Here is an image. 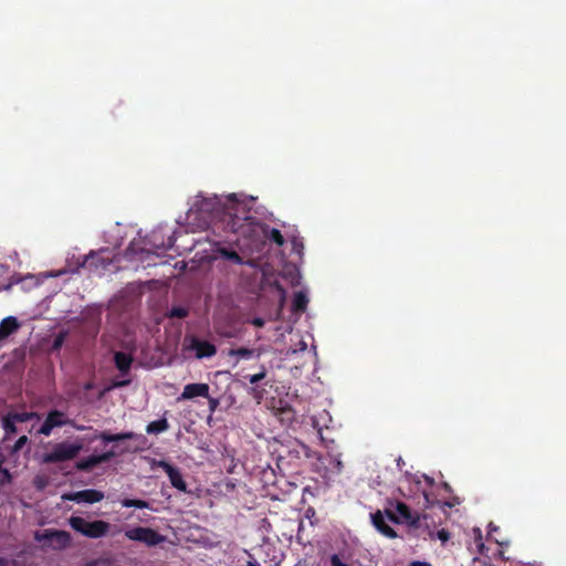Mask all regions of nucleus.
Here are the masks:
<instances>
[{
	"instance_id": "f257e3e1",
	"label": "nucleus",
	"mask_w": 566,
	"mask_h": 566,
	"mask_svg": "<svg viewBox=\"0 0 566 566\" xmlns=\"http://www.w3.org/2000/svg\"><path fill=\"white\" fill-rule=\"evenodd\" d=\"M254 200L253 197L231 193L223 198L218 196L203 198L200 201L199 209L202 212L214 214L217 218L226 222L227 227L233 232H242L245 222L251 218L249 216V203Z\"/></svg>"
},
{
	"instance_id": "f03ea898",
	"label": "nucleus",
	"mask_w": 566,
	"mask_h": 566,
	"mask_svg": "<svg viewBox=\"0 0 566 566\" xmlns=\"http://www.w3.org/2000/svg\"><path fill=\"white\" fill-rule=\"evenodd\" d=\"M34 539L44 551H64L72 546V536L62 530H41L34 532Z\"/></svg>"
},
{
	"instance_id": "7ed1b4c3",
	"label": "nucleus",
	"mask_w": 566,
	"mask_h": 566,
	"mask_svg": "<svg viewBox=\"0 0 566 566\" xmlns=\"http://www.w3.org/2000/svg\"><path fill=\"white\" fill-rule=\"evenodd\" d=\"M70 526L80 534L90 538H101L109 531V523L105 521H87L80 516L69 518Z\"/></svg>"
},
{
	"instance_id": "20e7f679",
	"label": "nucleus",
	"mask_w": 566,
	"mask_h": 566,
	"mask_svg": "<svg viewBox=\"0 0 566 566\" xmlns=\"http://www.w3.org/2000/svg\"><path fill=\"white\" fill-rule=\"evenodd\" d=\"M83 449L81 441H63L54 444L50 451L43 454L42 460L45 463H55L74 459Z\"/></svg>"
},
{
	"instance_id": "39448f33",
	"label": "nucleus",
	"mask_w": 566,
	"mask_h": 566,
	"mask_svg": "<svg viewBox=\"0 0 566 566\" xmlns=\"http://www.w3.org/2000/svg\"><path fill=\"white\" fill-rule=\"evenodd\" d=\"M125 537L129 541L140 542L147 546H156L165 542V536L149 527H133L125 531Z\"/></svg>"
},
{
	"instance_id": "423d86ee",
	"label": "nucleus",
	"mask_w": 566,
	"mask_h": 566,
	"mask_svg": "<svg viewBox=\"0 0 566 566\" xmlns=\"http://www.w3.org/2000/svg\"><path fill=\"white\" fill-rule=\"evenodd\" d=\"M64 500L73 501L76 503H97L104 499V493L97 490H83L62 496Z\"/></svg>"
},
{
	"instance_id": "0eeeda50",
	"label": "nucleus",
	"mask_w": 566,
	"mask_h": 566,
	"mask_svg": "<svg viewBox=\"0 0 566 566\" xmlns=\"http://www.w3.org/2000/svg\"><path fill=\"white\" fill-rule=\"evenodd\" d=\"M66 423H69V420L63 412L52 411L48 415L42 427L39 429V433L48 437L54 428Z\"/></svg>"
},
{
	"instance_id": "6e6552de",
	"label": "nucleus",
	"mask_w": 566,
	"mask_h": 566,
	"mask_svg": "<svg viewBox=\"0 0 566 566\" xmlns=\"http://www.w3.org/2000/svg\"><path fill=\"white\" fill-rule=\"evenodd\" d=\"M187 340L189 342V344L187 345V348L195 350L196 357L199 359L205 358V357H211L217 352L216 346L208 342H202L195 337H191Z\"/></svg>"
},
{
	"instance_id": "1a4fd4ad",
	"label": "nucleus",
	"mask_w": 566,
	"mask_h": 566,
	"mask_svg": "<svg viewBox=\"0 0 566 566\" xmlns=\"http://www.w3.org/2000/svg\"><path fill=\"white\" fill-rule=\"evenodd\" d=\"M196 397L209 398V386L207 384H188L178 400H188Z\"/></svg>"
},
{
	"instance_id": "9d476101",
	"label": "nucleus",
	"mask_w": 566,
	"mask_h": 566,
	"mask_svg": "<svg viewBox=\"0 0 566 566\" xmlns=\"http://www.w3.org/2000/svg\"><path fill=\"white\" fill-rule=\"evenodd\" d=\"M158 467L163 468L165 472L167 473L170 483L174 488L178 489L179 491L186 492L187 491V484L182 479L181 473L178 469L174 468L169 463L165 461H160L158 463Z\"/></svg>"
},
{
	"instance_id": "9b49d317",
	"label": "nucleus",
	"mask_w": 566,
	"mask_h": 566,
	"mask_svg": "<svg viewBox=\"0 0 566 566\" xmlns=\"http://www.w3.org/2000/svg\"><path fill=\"white\" fill-rule=\"evenodd\" d=\"M371 522L373 525L377 528V531L381 533L384 536L388 538L397 537V533L394 531L391 526H389V524L386 522L384 514L380 511L371 514Z\"/></svg>"
},
{
	"instance_id": "f8f14e48",
	"label": "nucleus",
	"mask_w": 566,
	"mask_h": 566,
	"mask_svg": "<svg viewBox=\"0 0 566 566\" xmlns=\"http://www.w3.org/2000/svg\"><path fill=\"white\" fill-rule=\"evenodd\" d=\"M227 355L232 359V365L237 366L240 360H250L255 356L254 349L249 348H237L229 349ZM260 356V353L256 354V357Z\"/></svg>"
},
{
	"instance_id": "ddd939ff",
	"label": "nucleus",
	"mask_w": 566,
	"mask_h": 566,
	"mask_svg": "<svg viewBox=\"0 0 566 566\" xmlns=\"http://www.w3.org/2000/svg\"><path fill=\"white\" fill-rule=\"evenodd\" d=\"M19 328V323L15 317L8 316L0 323V339H3L14 333Z\"/></svg>"
},
{
	"instance_id": "4468645a",
	"label": "nucleus",
	"mask_w": 566,
	"mask_h": 566,
	"mask_svg": "<svg viewBox=\"0 0 566 566\" xmlns=\"http://www.w3.org/2000/svg\"><path fill=\"white\" fill-rule=\"evenodd\" d=\"M396 511H397V513L400 515V517L405 522H407V523H409L411 525H416L418 523V521H419V517L418 516H413L411 514L409 507L406 504H403V503H398L396 505Z\"/></svg>"
},
{
	"instance_id": "2eb2a0df",
	"label": "nucleus",
	"mask_w": 566,
	"mask_h": 566,
	"mask_svg": "<svg viewBox=\"0 0 566 566\" xmlns=\"http://www.w3.org/2000/svg\"><path fill=\"white\" fill-rule=\"evenodd\" d=\"M132 361H133V358L128 354L120 353V352L115 354L116 367L122 373H126L130 368Z\"/></svg>"
},
{
	"instance_id": "dca6fc26",
	"label": "nucleus",
	"mask_w": 566,
	"mask_h": 566,
	"mask_svg": "<svg viewBox=\"0 0 566 566\" xmlns=\"http://www.w3.org/2000/svg\"><path fill=\"white\" fill-rule=\"evenodd\" d=\"M216 253H217L218 256L227 259V260H229L230 262H232L234 264H242L243 263L241 256L235 251H230V250H228L226 248H218L216 250Z\"/></svg>"
},
{
	"instance_id": "f3484780",
	"label": "nucleus",
	"mask_w": 566,
	"mask_h": 566,
	"mask_svg": "<svg viewBox=\"0 0 566 566\" xmlns=\"http://www.w3.org/2000/svg\"><path fill=\"white\" fill-rule=\"evenodd\" d=\"M271 286H273V289L276 291L277 295H279V311H277V317L281 316L282 314V311H283V307L285 305V302H286V291L283 289V286L277 282V281H274L273 283H269Z\"/></svg>"
},
{
	"instance_id": "a211bd4d",
	"label": "nucleus",
	"mask_w": 566,
	"mask_h": 566,
	"mask_svg": "<svg viewBox=\"0 0 566 566\" xmlns=\"http://www.w3.org/2000/svg\"><path fill=\"white\" fill-rule=\"evenodd\" d=\"M134 438L133 432H123L117 434H112L108 432H103L99 434V439H102L105 442H114V441H120V440H127Z\"/></svg>"
},
{
	"instance_id": "6ab92c4d",
	"label": "nucleus",
	"mask_w": 566,
	"mask_h": 566,
	"mask_svg": "<svg viewBox=\"0 0 566 566\" xmlns=\"http://www.w3.org/2000/svg\"><path fill=\"white\" fill-rule=\"evenodd\" d=\"M308 303V298L304 292H297L293 298V310L294 311H304Z\"/></svg>"
},
{
	"instance_id": "aec40b11",
	"label": "nucleus",
	"mask_w": 566,
	"mask_h": 566,
	"mask_svg": "<svg viewBox=\"0 0 566 566\" xmlns=\"http://www.w3.org/2000/svg\"><path fill=\"white\" fill-rule=\"evenodd\" d=\"M168 429V422L166 419L153 421L148 423L146 431L148 433H160Z\"/></svg>"
},
{
	"instance_id": "412c9836",
	"label": "nucleus",
	"mask_w": 566,
	"mask_h": 566,
	"mask_svg": "<svg viewBox=\"0 0 566 566\" xmlns=\"http://www.w3.org/2000/svg\"><path fill=\"white\" fill-rule=\"evenodd\" d=\"M99 463H101V461L97 455H91V457L77 462L76 468L82 471H87Z\"/></svg>"
},
{
	"instance_id": "4be33fe9",
	"label": "nucleus",
	"mask_w": 566,
	"mask_h": 566,
	"mask_svg": "<svg viewBox=\"0 0 566 566\" xmlns=\"http://www.w3.org/2000/svg\"><path fill=\"white\" fill-rule=\"evenodd\" d=\"M122 506L124 507H137V509H148L149 504L143 500H129L125 499L122 501Z\"/></svg>"
},
{
	"instance_id": "5701e85b",
	"label": "nucleus",
	"mask_w": 566,
	"mask_h": 566,
	"mask_svg": "<svg viewBox=\"0 0 566 566\" xmlns=\"http://www.w3.org/2000/svg\"><path fill=\"white\" fill-rule=\"evenodd\" d=\"M15 423L17 422H14V420L10 416L3 418L2 427L6 431V437L17 432Z\"/></svg>"
},
{
	"instance_id": "b1692460",
	"label": "nucleus",
	"mask_w": 566,
	"mask_h": 566,
	"mask_svg": "<svg viewBox=\"0 0 566 566\" xmlns=\"http://www.w3.org/2000/svg\"><path fill=\"white\" fill-rule=\"evenodd\" d=\"M170 317L184 318L188 315V311L185 307H172L168 314Z\"/></svg>"
},
{
	"instance_id": "393cba45",
	"label": "nucleus",
	"mask_w": 566,
	"mask_h": 566,
	"mask_svg": "<svg viewBox=\"0 0 566 566\" xmlns=\"http://www.w3.org/2000/svg\"><path fill=\"white\" fill-rule=\"evenodd\" d=\"M9 416L14 420V422H25V421H29L34 415L23 412V413H12Z\"/></svg>"
},
{
	"instance_id": "a878e982",
	"label": "nucleus",
	"mask_w": 566,
	"mask_h": 566,
	"mask_svg": "<svg viewBox=\"0 0 566 566\" xmlns=\"http://www.w3.org/2000/svg\"><path fill=\"white\" fill-rule=\"evenodd\" d=\"M270 239L273 240L277 245H283L284 238L281 232L276 229L270 231Z\"/></svg>"
},
{
	"instance_id": "bb28decb",
	"label": "nucleus",
	"mask_w": 566,
	"mask_h": 566,
	"mask_svg": "<svg viewBox=\"0 0 566 566\" xmlns=\"http://www.w3.org/2000/svg\"><path fill=\"white\" fill-rule=\"evenodd\" d=\"M266 376L265 368L262 367L260 373L249 376L250 384H256L260 380L264 379Z\"/></svg>"
},
{
	"instance_id": "cd10ccee",
	"label": "nucleus",
	"mask_w": 566,
	"mask_h": 566,
	"mask_svg": "<svg viewBox=\"0 0 566 566\" xmlns=\"http://www.w3.org/2000/svg\"><path fill=\"white\" fill-rule=\"evenodd\" d=\"M27 442H28V437L21 436L14 443V446L11 450V453H15L17 451H19Z\"/></svg>"
},
{
	"instance_id": "c85d7f7f",
	"label": "nucleus",
	"mask_w": 566,
	"mask_h": 566,
	"mask_svg": "<svg viewBox=\"0 0 566 566\" xmlns=\"http://www.w3.org/2000/svg\"><path fill=\"white\" fill-rule=\"evenodd\" d=\"M307 348V344L305 340H300L298 348H291L286 352V355H294L297 352H304Z\"/></svg>"
},
{
	"instance_id": "c756f323",
	"label": "nucleus",
	"mask_w": 566,
	"mask_h": 566,
	"mask_svg": "<svg viewBox=\"0 0 566 566\" xmlns=\"http://www.w3.org/2000/svg\"><path fill=\"white\" fill-rule=\"evenodd\" d=\"M115 455H116V453L114 451H107L105 453L98 454L97 457H98L101 463H103V462L111 460Z\"/></svg>"
},
{
	"instance_id": "7c9ffc66",
	"label": "nucleus",
	"mask_w": 566,
	"mask_h": 566,
	"mask_svg": "<svg viewBox=\"0 0 566 566\" xmlns=\"http://www.w3.org/2000/svg\"><path fill=\"white\" fill-rule=\"evenodd\" d=\"M437 537L442 542V543H446L449 541L450 538V534L448 531L446 530H440L438 533H437Z\"/></svg>"
},
{
	"instance_id": "2f4dec72",
	"label": "nucleus",
	"mask_w": 566,
	"mask_h": 566,
	"mask_svg": "<svg viewBox=\"0 0 566 566\" xmlns=\"http://www.w3.org/2000/svg\"><path fill=\"white\" fill-rule=\"evenodd\" d=\"M64 339H65V334H63V333L59 334V335L56 336V338L54 339L53 347H54L55 349L60 348V347L62 346V344H63Z\"/></svg>"
},
{
	"instance_id": "473e14b6",
	"label": "nucleus",
	"mask_w": 566,
	"mask_h": 566,
	"mask_svg": "<svg viewBox=\"0 0 566 566\" xmlns=\"http://www.w3.org/2000/svg\"><path fill=\"white\" fill-rule=\"evenodd\" d=\"M331 564H332V566H349V565L343 563L337 555H333L331 557Z\"/></svg>"
},
{
	"instance_id": "72a5a7b5",
	"label": "nucleus",
	"mask_w": 566,
	"mask_h": 566,
	"mask_svg": "<svg viewBox=\"0 0 566 566\" xmlns=\"http://www.w3.org/2000/svg\"><path fill=\"white\" fill-rule=\"evenodd\" d=\"M300 283V276L296 270H293V274L291 273V284L297 285Z\"/></svg>"
},
{
	"instance_id": "f704fd0d",
	"label": "nucleus",
	"mask_w": 566,
	"mask_h": 566,
	"mask_svg": "<svg viewBox=\"0 0 566 566\" xmlns=\"http://www.w3.org/2000/svg\"><path fill=\"white\" fill-rule=\"evenodd\" d=\"M218 400L214 398H209V408L211 411H214L218 407Z\"/></svg>"
},
{
	"instance_id": "c9c22d12",
	"label": "nucleus",
	"mask_w": 566,
	"mask_h": 566,
	"mask_svg": "<svg viewBox=\"0 0 566 566\" xmlns=\"http://www.w3.org/2000/svg\"><path fill=\"white\" fill-rule=\"evenodd\" d=\"M252 324H253L254 326H256V327H263V326H264V319L259 318V317H258V318H254V319L252 321Z\"/></svg>"
},
{
	"instance_id": "e433bc0d",
	"label": "nucleus",
	"mask_w": 566,
	"mask_h": 566,
	"mask_svg": "<svg viewBox=\"0 0 566 566\" xmlns=\"http://www.w3.org/2000/svg\"><path fill=\"white\" fill-rule=\"evenodd\" d=\"M409 566H431V564H429L427 562L415 560V562H411Z\"/></svg>"
},
{
	"instance_id": "4c0bfd02",
	"label": "nucleus",
	"mask_w": 566,
	"mask_h": 566,
	"mask_svg": "<svg viewBox=\"0 0 566 566\" xmlns=\"http://www.w3.org/2000/svg\"><path fill=\"white\" fill-rule=\"evenodd\" d=\"M245 566H260V564L254 558H251L247 562Z\"/></svg>"
},
{
	"instance_id": "58836bf2",
	"label": "nucleus",
	"mask_w": 566,
	"mask_h": 566,
	"mask_svg": "<svg viewBox=\"0 0 566 566\" xmlns=\"http://www.w3.org/2000/svg\"><path fill=\"white\" fill-rule=\"evenodd\" d=\"M0 566H9V560L0 557Z\"/></svg>"
},
{
	"instance_id": "ea45409f",
	"label": "nucleus",
	"mask_w": 566,
	"mask_h": 566,
	"mask_svg": "<svg viewBox=\"0 0 566 566\" xmlns=\"http://www.w3.org/2000/svg\"><path fill=\"white\" fill-rule=\"evenodd\" d=\"M335 464H336L337 471L339 472L342 470V467H343L342 461L337 459L335 461Z\"/></svg>"
},
{
	"instance_id": "a19ab883",
	"label": "nucleus",
	"mask_w": 566,
	"mask_h": 566,
	"mask_svg": "<svg viewBox=\"0 0 566 566\" xmlns=\"http://www.w3.org/2000/svg\"><path fill=\"white\" fill-rule=\"evenodd\" d=\"M102 565V562H98V560H95V562H92L85 566H101Z\"/></svg>"
},
{
	"instance_id": "79ce46f5",
	"label": "nucleus",
	"mask_w": 566,
	"mask_h": 566,
	"mask_svg": "<svg viewBox=\"0 0 566 566\" xmlns=\"http://www.w3.org/2000/svg\"><path fill=\"white\" fill-rule=\"evenodd\" d=\"M61 273H62V272L48 273V274H45V276H46V277H49V276H57V275H60Z\"/></svg>"
},
{
	"instance_id": "37998d69",
	"label": "nucleus",
	"mask_w": 566,
	"mask_h": 566,
	"mask_svg": "<svg viewBox=\"0 0 566 566\" xmlns=\"http://www.w3.org/2000/svg\"><path fill=\"white\" fill-rule=\"evenodd\" d=\"M401 462H402V460H401V458H399V459L397 460V464H398V467H400Z\"/></svg>"
},
{
	"instance_id": "c03bdc74",
	"label": "nucleus",
	"mask_w": 566,
	"mask_h": 566,
	"mask_svg": "<svg viewBox=\"0 0 566 566\" xmlns=\"http://www.w3.org/2000/svg\"><path fill=\"white\" fill-rule=\"evenodd\" d=\"M490 528H491V531H496V527L493 526L492 524H490Z\"/></svg>"
},
{
	"instance_id": "a18cd8bd",
	"label": "nucleus",
	"mask_w": 566,
	"mask_h": 566,
	"mask_svg": "<svg viewBox=\"0 0 566 566\" xmlns=\"http://www.w3.org/2000/svg\"><path fill=\"white\" fill-rule=\"evenodd\" d=\"M248 264H249L250 266H254V262H253V261H249V262H248Z\"/></svg>"
}]
</instances>
